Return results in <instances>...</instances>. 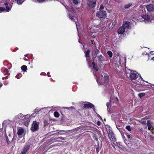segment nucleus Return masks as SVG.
<instances>
[{"label": "nucleus", "instance_id": "nucleus-3", "mask_svg": "<svg viewBox=\"0 0 154 154\" xmlns=\"http://www.w3.org/2000/svg\"><path fill=\"white\" fill-rule=\"evenodd\" d=\"M107 131L110 140L111 142H115L116 140V139L115 137L114 134L112 131L110 127H109L108 129L107 130Z\"/></svg>", "mask_w": 154, "mask_h": 154}, {"label": "nucleus", "instance_id": "nucleus-10", "mask_svg": "<svg viewBox=\"0 0 154 154\" xmlns=\"http://www.w3.org/2000/svg\"><path fill=\"white\" fill-rule=\"evenodd\" d=\"M25 117L22 114H20L17 115L15 117V119L18 121H19L21 120H23L24 119Z\"/></svg>", "mask_w": 154, "mask_h": 154}, {"label": "nucleus", "instance_id": "nucleus-59", "mask_svg": "<svg viewBox=\"0 0 154 154\" xmlns=\"http://www.w3.org/2000/svg\"><path fill=\"white\" fill-rule=\"evenodd\" d=\"M24 59L25 60H26V58H24Z\"/></svg>", "mask_w": 154, "mask_h": 154}, {"label": "nucleus", "instance_id": "nucleus-51", "mask_svg": "<svg viewBox=\"0 0 154 154\" xmlns=\"http://www.w3.org/2000/svg\"><path fill=\"white\" fill-rule=\"evenodd\" d=\"M71 9L74 12V9H73V8L72 7H71Z\"/></svg>", "mask_w": 154, "mask_h": 154}, {"label": "nucleus", "instance_id": "nucleus-47", "mask_svg": "<svg viewBox=\"0 0 154 154\" xmlns=\"http://www.w3.org/2000/svg\"><path fill=\"white\" fill-rule=\"evenodd\" d=\"M127 137L128 138H129L131 137V136L130 135L128 134L127 135Z\"/></svg>", "mask_w": 154, "mask_h": 154}, {"label": "nucleus", "instance_id": "nucleus-48", "mask_svg": "<svg viewBox=\"0 0 154 154\" xmlns=\"http://www.w3.org/2000/svg\"><path fill=\"white\" fill-rule=\"evenodd\" d=\"M115 2H120V1L119 0H114Z\"/></svg>", "mask_w": 154, "mask_h": 154}, {"label": "nucleus", "instance_id": "nucleus-52", "mask_svg": "<svg viewBox=\"0 0 154 154\" xmlns=\"http://www.w3.org/2000/svg\"><path fill=\"white\" fill-rule=\"evenodd\" d=\"M50 108V107H47L46 108H42V109H46V108L48 109V108Z\"/></svg>", "mask_w": 154, "mask_h": 154}, {"label": "nucleus", "instance_id": "nucleus-6", "mask_svg": "<svg viewBox=\"0 0 154 154\" xmlns=\"http://www.w3.org/2000/svg\"><path fill=\"white\" fill-rule=\"evenodd\" d=\"M96 0H90L88 2V5L90 8H94L95 7Z\"/></svg>", "mask_w": 154, "mask_h": 154}, {"label": "nucleus", "instance_id": "nucleus-38", "mask_svg": "<svg viewBox=\"0 0 154 154\" xmlns=\"http://www.w3.org/2000/svg\"><path fill=\"white\" fill-rule=\"evenodd\" d=\"M5 138H6V140L8 144H9V139L8 137L7 136H5Z\"/></svg>", "mask_w": 154, "mask_h": 154}, {"label": "nucleus", "instance_id": "nucleus-64", "mask_svg": "<svg viewBox=\"0 0 154 154\" xmlns=\"http://www.w3.org/2000/svg\"><path fill=\"white\" fill-rule=\"evenodd\" d=\"M9 135L10 136H11L10 134H9Z\"/></svg>", "mask_w": 154, "mask_h": 154}, {"label": "nucleus", "instance_id": "nucleus-25", "mask_svg": "<svg viewBox=\"0 0 154 154\" xmlns=\"http://www.w3.org/2000/svg\"><path fill=\"white\" fill-rule=\"evenodd\" d=\"M11 7H10L8 6H7L6 7L5 9V10L6 11V12H8L10 11H11Z\"/></svg>", "mask_w": 154, "mask_h": 154}, {"label": "nucleus", "instance_id": "nucleus-8", "mask_svg": "<svg viewBox=\"0 0 154 154\" xmlns=\"http://www.w3.org/2000/svg\"><path fill=\"white\" fill-rule=\"evenodd\" d=\"M97 59L99 63H102L105 61V58L101 55L97 56Z\"/></svg>", "mask_w": 154, "mask_h": 154}, {"label": "nucleus", "instance_id": "nucleus-34", "mask_svg": "<svg viewBox=\"0 0 154 154\" xmlns=\"http://www.w3.org/2000/svg\"><path fill=\"white\" fill-rule=\"evenodd\" d=\"M5 10V8L4 7H0V12L3 11Z\"/></svg>", "mask_w": 154, "mask_h": 154}, {"label": "nucleus", "instance_id": "nucleus-58", "mask_svg": "<svg viewBox=\"0 0 154 154\" xmlns=\"http://www.w3.org/2000/svg\"><path fill=\"white\" fill-rule=\"evenodd\" d=\"M65 8H66V9L68 10V11H69L68 10V9L67 8L66 6H65Z\"/></svg>", "mask_w": 154, "mask_h": 154}, {"label": "nucleus", "instance_id": "nucleus-4", "mask_svg": "<svg viewBox=\"0 0 154 154\" xmlns=\"http://www.w3.org/2000/svg\"><path fill=\"white\" fill-rule=\"evenodd\" d=\"M39 126V122L34 121L33 122L31 129L33 132L35 131L38 130Z\"/></svg>", "mask_w": 154, "mask_h": 154}, {"label": "nucleus", "instance_id": "nucleus-43", "mask_svg": "<svg viewBox=\"0 0 154 154\" xmlns=\"http://www.w3.org/2000/svg\"><path fill=\"white\" fill-rule=\"evenodd\" d=\"M47 76H48V77H51V75H50V72H48L47 73Z\"/></svg>", "mask_w": 154, "mask_h": 154}, {"label": "nucleus", "instance_id": "nucleus-22", "mask_svg": "<svg viewBox=\"0 0 154 154\" xmlns=\"http://www.w3.org/2000/svg\"><path fill=\"white\" fill-rule=\"evenodd\" d=\"M69 16V18L73 21H74V16H72V15L71 14L69 13L68 14Z\"/></svg>", "mask_w": 154, "mask_h": 154}, {"label": "nucleus", "instance_id": "nucleus-33", "mask_svg": "<svg viewBox=\"0 0 154 154\" xmlns=\"http://www.w3.org/2000/svg\"><path fill=\"white\" fill-rule=\"evenodd\" d=\"M72 2L75 5H77L78 3V1L77 0H72Z\"/></svg>", "mask_w": 154, "mask_h": 154}, {"label": "nucleus", "instance_id": "nucleus-35", "mask_svg": "<svg viewBox=\"0 0 154 154\" xmlns=\"http://www.w3.org/2000/svg\"><path fill=\"white\" fill-rule=\"evenodd\" d=\"M44 125L45 126H46V125H48V122L46 121V120H45L44 121Z\"/></svg>", "mask_w": 154, "mask_h": 154}, {"label": "nucleus", "instance_id": "nucleus-16", "mask_svg": "<svg viewBox=\"0 0 154 154\" xmlns=\"http://www.w3.org/2000/svg\"><path fill=\"white\" fill-rule=\"evenodd\" d=\"M133 5L132 3H129L126 4L124 6V8L125 9H127L129 8L130 7L132 6Z\"/></svg>", "mask_w": 154, "mask_h": 154}, {"label": "nucleus", "instance_id": "nucleus-53", "mask_svg": "<svg viewBox=\"0 0 154 154\" xmlns=\"http://www.w3.org/2000/svg\"><path fill=\"white\" fill-rule=\"evenodd\" d=\"M36 110H37V111H39L40 110V109H37V108L36 109H35Z\"/></svg>", "mask_w": 154, "mask_h": 154}, {"label": "nucleus", "instance_id": "nucleus-62", "mask_svg": "<svg viewBox=\"0 0 154 154\" xmlns=\"http://www.w3.org/2000/svg\"><path fill=\"white\" fill-rule=\"evenodd\" d=\"M29 64H30V63L29 62Z\"/></svg>", "mask_w": 154, "mask_h": 154}, {"label": "nucleus", "instance_id": "nucleus-13", "mask_svg": "<svg viewBox=\"0 0 154 154\" xmlns=\"http://www.w3.org/2000/svg\"><path fill=\"white\" fill-rule=\"evenodd\" d=\"M104 81L105 83H107L109 80V76L106 73L104 74Z\"/></svg>", "mask_w": 154, "mask_h": 154}, {"label": "nucleus", "instance_id": "nucleus-26", "mask_svg": "<svg viewBox=\"0 0 154 154\" xmlns=\"http://www.w3.org/2000/svg\"><path fill=\"white\" fill-rule=\"evenodd\" d=\"M107 53L110 57H112L113 54L112 52L111 51H107Z\"/></svg>", "mask_w": 154, "mask_h": 154}, {"label": "nucleus", "instance_id": "nucleus-17", "mask_svg": "<svg viewBox=\"0 0 154 154\" xmlns=\"http://www.w3.org/2000/svg\"><path fill=\"white\" fill-rule=\"evenodd\" d=\"M30 147V146L29 145H26L25 146L23 151L26 153L29 149Z\"/></svg>", "mask_w": 154, "mask_h": 154}, {"label": "nucleus", "instance_id": "nucleus-19", "mask_svg": "<svg viewBox=\"0 0 154 154\" xmlns=\"http://www.w3.org/2000/svg\"><path fill=\"white\" fill-rule=\"evenodd\" d=\"M90 51L88 50L86 51H85L84 53L85 54V56L87 57H90Z\"/></svg>", "mask_w": 154, "mask_h": 154}, {"label": "nucleus", "instance_id": "nucleus-61", "mask_svg": "<svg viewBox=\"0 0 154 154\" xmlns=\"http://www.w3.org/2000/svg\"><path fill=\"white\" fill-rule=\"evenodd\" d=\"M142 124H144V122H142Z\"/></svg>", "mask_w": 154, "mask_h": 154}, {"label": "nucleus", "instance_id": "nucleus-28", "mask_svg": "<svg viewBox=\"0 0 154 154\" xmlns=\"http://www.w3.org/2000/svg\"><path fill=\"white\" fill-rule=\"evenodd\" d=\"M9 122V121L8 120H5L2 123L3 125V126L6 125Z\"/></svg>", "mask_w": 154, "mask_h": 154}, {"label": "nucleus", "instance_id": "nucleus-46", "mask_svg": "<svg viewBox=\"0 0 154 154\" xmlns=\"http://www.w3.org/2000/svg\"><path fill=\"white\" fill-rule=\"evenodd\" d=\"M26 152H25L23 151H22V152H21L20 154H26Z\"/></svg>", "mask_w": 154, "mask_h": 154}, {"label": "nucleus", "instance_id": "nucleus-42", "mask_svg": "<svg viewBox=\"0 0 154 154\" xmlns=\"http://www.w3.org/2000/svg\"><path fill=\"white\" fill-rule=\"evenodd\" d=\"M151 131L152 132V134H154V128L152 129Z\"/></svg>", "mask_w": 154, "mask_h": 154}, {"label": "nucleus", "instance_id": "nucleus-5", "mask_svg": "<svg viewBox=\"0 0 154 154\" xmlns=\"http://www.w3.org/2000/svg\"><path fill=\"white\" fill-rule=\"evenodd\" d=\"M97 16L99 18H105L106 16V12L103 11H100L97 13Z\"/></svg>", "mask_w": 154, "mask_h": 154}, {"label": "nucleus", "instance_id": "nucleus-45", "mask_svg": "<svg viewBox=\"0 0 154 154\" xmlns=\"http://www.w3.org/2000/svg\"><path fill=\"white\" fill-rule=\"evenodd\" d=\"M8 76H6L5 77H2V79H8Z\"/></svg>", "mask_w": 154, "mask_h": 154}, {"label": "nucleus", "instance_id": "nucleus-37", "mask_svg": "<svg viewBox=\"0 0 154 154\" xmlns=\"http://www.w3.org/2000/svg\"><path fill=\"white\" fill-rule=\"evenodd\" d=\"M104 8V6H103V5H100V10H101L102 11V10H103Z\"/></svg>", "mask_w": 154, "mask_h": 154}, {"label": "nucleus", "instance_id": "nucleus-20", "mask_svg": "<svg viewBox=\"0 0 154 154\" xmlns=\"http://www.w3.org/2000/svg\"><path fill=\"white\" fill-rule=\"evenodd\" d=\"M92 65L94 69L96 71L97 70V65L95 64L94 61L92 62Z\"/></svg>", "mask_w": 154, "mask_h": 154}, {"label": "nucleus", "instance_id": "nucleus-36", "mask_svg": "<svg viewBox=\"0 0 154 154\" xmlns=\"http://www.w3.org/2000/svg\"><path fill=\"white\" fill-rule=\"evenodd\" d=\"M29 121H27V122H24V124L25 126H27L29 125Z\"/></svg>", "mask_w": 154, "mask_h": 154}, {"label": "nucleus", "instance_id": "nucleus-55", "mask_svg": "<svg viewBox=\"0 0 154 154\" xmlns=\"http://www.w3.org/2000/svg\"><path fill=\"white\" fill-rule=\"evenodd\" d=\"M94 41H91V43L92 44H94Z\"/></svg>", "mask_w": 154, "mask_h": 154}, {"label": "nucleus", "instance_id": "nucleus-63", "mask_svg": "<svg viewBox=\"0 0 154 154\" xmlns=\"http://www.w3.org/2000/svg\"><path fill=\"white\" fill-rule=\"evenodd\" d=\"M146 83H148V82H145Z\"/></svg>", "mask_w": 154, "mask_h": 154}, {"label": "nucleus", "instance_id": "nucleus-11", "mask_svg": "<svg viewBox=\"0 0 154 154\" xmlns=\"http://www.w3.org/2000/svg\"><path fill=\"white\" fill-rule=\"evenodd\" d=\"M83 107L86 108H92L94 109V106L92 103L88 102L84 105Z\"/></svg>", "mask_w": 154, "mask_h": 154}, {"label": "nucleus", "instance_id": "nucleus-14", "mask_svg": "<svg viewBox=\"0 0 154 154\" xmlns=\"http://www.w3.org/2000/svg\"><path fill=\"white\" fill-rule=\"evenodd\" d=\"M100 53V51L99 50L97 49H96V50L94 51H93L92 53V56L93 57L94 56H95V57H97V55L98 54Z\"/></svg>", "mask_w": 154, "mask_h": 154}, {"label": "nucleus", "instance_id": "nucleus-27", "mask_svg": "<svg viewBox=\"0 0 154 154\" xmlns=\"http://www.w3.org/2000/svg\"><path fill=\"white\" fill-rule=\"evenodd\" d=\"M54 114V116L56 117H58L59 116V114L57 112H55Z\"/></svg>", "mask_w": 154, "mask_h": 154}, {"label": "nucleus", "instance_id": "nucleus-60", "mask_svg": "<svg viewBox=\"0 0 154 154\" xmlns=\"http://www.w3.org/2000/svg\"><path fill=\"white\" fill-rule=\"evenodd\" d=\"M4 84L5 85H7L6 83H4Z\"/></svg>", "mask_w": 154, "mask_h": 154}, {"label": "nucleus", "instance_id": "nucleus-39", "mask_svg": "<svg viewBox=\"0 0 154 154\" xmlns=\"http://www.w3.org/2000/svg\"><path fill=\"white\" fill-rule=\"evenodd\" d=\"M96 80H97V83H98V85H100L101 84L100 83V82H99L100 80H99V79H96Z\"/></svg>", "mask_w": 154, "mask_h": 154}, {"label": "nucleus", "instance_id": "nucleus-31", "mask_svg": "<svg viewBox=\"0 0 154 154\" xmlns=\"http://www.w3.org/2000/svg\"><path fill=\"white\" fill-rule=\"evenodd\" d=\"M22 76V75L21 73L17 74L16 76V77L17 79H20Z\"/></svg>", "mask_w": 154, "mask_h": 154}, {"label": "nucleus", "instance_id": "nucleus-44", "mask_svg": "<svg viewBox=\"0 0 154 154\" xmlns=\"http://www.w3.org/2000/svg\"><path fill=\"white\" fill-rule=\"evenodd\" d=\"M5 5L6 6H7L8 5V3L7 2H6L5 3Z\"/></svg>", "mask_w": 154, "mask_h": 154}, {"label": "nucleus", "instance_id": "nucleus-57", "mask_svg": "<svg viewBox=\"0 0 154 154\" xmlns=\"http://www.w3.org/2000/svg\"><path fill=\"white\" fill-rule=\"evenodd\" d=\"M86 60L88 62V58H86Z\"/></svg>", "mask_w": 154, "mask_h": 154}, {"label": "nucleus", "instance_id": "nucleus-29", "mask_svg": "<svg viewBox=\"0 0 154 154\" xmlns=\"http://www.w3.org/2000/svg\"><path fill=\"white\" fill-rule=\"evenodd\" d=\"M145 95V94L144 93H140L139 94L138 96L140 97L141 98L142 97L144 96Z\"/></svg>", "mask_w": 154, "mask_h": 154}, {"label": "nucleus", "instance_id": "nucleus-23", "mask_svg": "<svg viewBox=\"0 0 154 154\" xmlns=\"http://www.w3.org/2000/svg\"><path fill=\"white\" fill-rule=\"evenodd\" d=\"M21 69L23 71H26V70L27 69V67L25 65H23L21 67Z\"/></svg>", "mask_w": 154, "mask_h": 154}, {"label": "nucleus", "instance_id": "nucleus-21", "mask_svg": "<svg viewBox=\"0 0 154 154\" xmlns=\"http://www.w3.org/2000/svg\"><path fill=\"white\" fill-rule=\"evenodd\" d=\"M4 74L5 75H9L10 73L9 72L8 70L7 69H4L3 71Z\"/></svg>", "mask_w": 154, "mask_h": 154}, {"label": "nucleus", "instance_id": "nucleus-50", "mask_svg": "<svg viewBox=\"0 0 154 154\" xmlns=\"http://www.w3.org/2000/svg\"><path fill=\"white\" fill-rule=\"evenodd\" d=\"M117 23V20H115L114 22L113 23V24H114V23Z\"/></svg>", "mask_w": 154, "mask_h": 154}, {"label": "nucleus", "instance_id": "nucleus-2", "mask_svg": "<svg viewBox=\"0 0 154 154\" xmlns=\"http://www.w3.org/2000/svg\"><path fill=\"white\" fill-rule=\"evenodd\" d=\"M130 23L129 22H125L122 26L120 27L118 31V32L119 34H122L124 33L126 29H129V25Z\"/></svg>", "mask_w": 154, "mask_h": 154}, {"label": "nucleus", "instance_id": "nucleus-41", "mask_svg": "<svg viewBox=\"0 0 154 154\" xmlns=\"http://www.w3.org/2000/svg\"><path fill=\"white\" fill-rule=\"evenodd\" d=\"M100 122L99 121H98L97 122V124L98 126H100Z\"/></svg>", "mask_w": 154, "mask_h": 154}, {"label": "nucleus", "instance_id": "nucleus-49", "mask_svg": "<svg viewBox=\"0 0 154 154\" xmlns=\"http://www.w3.org/2000/svg\"><path fill=\"white\" fill-rule=\"evenodd\" d=\"M75 23L76 24V26L77 29L78 30V25H77V24L76 22H75Z\"/></svg>", "mask_w": 154, "mask_h": 154}, {"label": "nucleus", "instance_id": "nucleus-54", "mask_svg": "<svg viewBox=\"0 0 154 154\" xmlns=\"http://www.w3.org/2000/svg\"><path fill=\"white\" fill-rule=\"evenodd\" d=\"M151 60H154V57H153L152 58V59H151Z\"/></svg>", "mask_w": 154, "mask_h": 154}, {"label": "nucleus", "instance_id": "nucleus-56", "mask_svg": "<svg viewBox=\"0 0 154 154\" xmlns=\"http://www.w3.org/2000/svg\"><path fill=\"white\" fill-rule=\"evenodd\" d=\"M2 86V84H0V88Z\"/></svg>", "mask_w": 154, "mask_h": 154}, {"label": "nucleus", "instance_id": "nucleus-15", "mask_svg": "<svg viewBox=\"0 0 154 154\" xmlns=\"http://www.w3.org/2000/svg\"><path fill=\"white\" fill-rule=\"evenodd\" d=\"M147 125L148 130H151L152 128V122L149 120H147Z\"/></svg>", "mask_w": 154, "mask_h": 154}, {"label": "nucleus", "instance_id": "nucleus-30", "mask_svg": "<svg viewBox=\"0 0 154 154\" xmlns=\"http://www.w3.org/2000/svg\"><path fill=\"white\" fill-rule=\"evenodd\" d=\"M106 106L107 107V109H108L109 108V109L111 108L110 102H109L107 103Z\"/></svg>", "mask_w": 154, "mask_h": 154}, {"label": "nucleus", "instance_id": "nucleus-40", "mask_svg": "<svg viewBox=\"0 0 154 154\" xmlns=\"http://www.w3.org/2000/svg\"><path fill=\"white\" fill-rule=\"evenodd\" d=\"M58 138H59L60 139L63 140H65V138H64L63 137H58Z\"/></svg>", "mask_w": 154, "mask_h": 154}, {"label": "nucleus", "instance_id": "nucleus-18", "mask_svg": "<svg viewBox=\"0 0 154 154\" xmlns=\"http://www.w3.org/2000/svg\"><path fill=\"white\" fill-rule=\"evenodd\" d=\"M26 0H15L17 4L18 5H21L22 3Z\"/></svg>", "mask_w": 154, "mask_h": 154}, {"label": "nucleus", "instance_id": "nucleus-1", "mask_svg": "<svg viewBox=\"0 0 154 154\" xmlns=\"http://www.w3.org/2000/svg\"><path fill=\"white\" fill-rule=\"evenodd\" d=\"M125 69L126 74L127 76L129 77L132 80V82L135 84L143 86L146 85L143 82V79L140 76H139V74L135 71Z\"/></svg>", "mask_w": 154, "mask_h": 154}, {"label": "nucleus", "instance_id": "nucleus-32", "mask_svg": "<svg viewBox=\"0 0 154 154\" xmlns=\"http://www.w3.org/2000/svg\"><path fill=\"white\" fill-rule=\"evenodd\" d=\"M126 128L127 129L128 131H131V128L130 126L129 125L127 126L126 127Z\"/></svg>", "mask_w": 154, "mask_h": 154}, {"label": "nucleus", "instance_id": "nucleus-7", "mask_svg": "<svg viewBox=\"0 0 154 154\" xmlns=\"http://www.w3.org/2000/svg\"><path fill=\"white\" fill-rule=\"evenodd\" d=\"M142 18L148 22H150L152 20L149 15L147 14L143 15L142 16Z\"/></svg>", "mask_w": 154, "mask_h": 154}, {"label": "nucleus", "instance_id": "nucleus-24", "mask_svg": "<svg viewBox=\"0 0 154 154\" xmlns=\"http://www.w3.org/2000/svg\"><path fill=\"white\" fill-rule=\"evenodd\" d=\"M89 32L91 33H94L96 32V31L93 29L92 28V27H89Z\"/></svg>", "mask_w": 154, "mask_h": 154}, {"label": "nucleus", "instance_id": "nucleus-12", "mask_svg": "<svg viewBox=\"0 0 154 154\" xmlns=\"http://www.w3.org/2000/svg\"><path fill=\"white\" fill-rule=\"evenodd\" d=\"M146 9L148 11H151L154 9V6L152 5H149L146 6Z\"/></svg>", "mask_w": 154, "mask_h": 154}, {"label": "nucleus", "instance_id": "nucleus-9", "mask_svg": "<svg viewBox=\"0 0 154 154\" xmlns=\"http://www.w3.org/2000/svg\"><path fill=\"white\" fill-rule=\"evenodd\" d=\"M24 129L23 128H19L17 131V134L20 137L24 136Z\"/></svg>", "mask_w": 154, "mask_h": 154}]
</instances>
